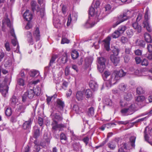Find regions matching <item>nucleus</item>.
Segmentation results:
<instances>
[{"label":"nucleus","instance_id":"393cba45","mask_svg":"<svg viewBox=\"0 0 152 152\" xmlns=\"http://www.w3.org/2000/svg\"><path fill=\"white\" fill-rule=\"evenodd\" d=\"M145 39L146 42L148 43L151 42L152 41V39L150 34L147 33H145Z\"/></svg>","mask_w":152,"mask_h":152},{"label":"nucleus","instance_id":"49530a36","mask_svg":"<svg viewBox=\"0 0 152 152\" xmlns=\"http://www.w3.org/2000/svg\"><path fill=\"white\" fill-rule=\"evenodd\" d=\"M4 47L7 51L9 52L11 50L10 43L8 42H7L4 44Z\"/></svg>","mask_w":152,"mask_h":152},{"label":"nucleus","instance_id":"6e6552de","mask_svg":"<svg viewBox=\"0 0 152 152\" xmlns=\"http://www.w3.org/2000/svg\"><path fill=\"white\" fill-rule=\"evenodd\" d=\"M132 26L135 30L137 33L139 34L142 31V26L141 25H139L138 23L137 22H135L132 24Z\"/></svg>","mask_w":152,"mask_h":152},{"label":"nucleus","instance_id":"6e6d98bb","mask_svg":"<svg viewBox=\"0 0 152 152\" xmlns=\"http://www.w3.org/2000/svg\"><path fill=\"white\" fill-rule=\"evenodd\" d=\"M12 104H15L16 103V98L15 96H13L10 100Z\"/></svg>","mask_w":152,"mask_h":152},{"label":"nucleus","instance_id":"f704fd0d","mask_svg":"<svg viewBox=\"0 0 152 152\" xmlns=\"http://www.w3.org/2000/svg\"><path fill=\"white\" fill-rule=\"evenodd\" d=\"M121 35V34L117 30H116L113 33L112 35V37L113 38L116 39L118 38Z\"/></svg>","mask_w":152,"mask_h":152},{"label":"nucleus","instance_id":"6ab92c4d","mask_svg":"<svg viewBox=\"0 0 152 152\" xmlns=\"http://www.w3.org/2000/svg\"><path fill=\"white\" fill-rule=\"evenodd\" d=\"M136 139V137L134 136H131L129 138V143L131 146L134 148L135 147V142Z\"/></svg>","mask_w":152,"mask_h":152},{"label":"nucleus","instance_id":"774afa93","mask_svg":"<svg viewBox=\"0 0 152 152\" xmlns=\"http://www.w3.org/2000/svg\"><path fill=\"white\" fill-rule=\"evenodd\" d=\"M111 7L110 5L109 4H107L105 7V11H108V12H110V10H111Z\"/></svg>","mask_w":152,"mask_h":152},{"label":"nucleus","instance_id":"052dcab7","mask_svg":"<svg viewBox=\"0 0 152 152\" xmlns=\"http://www.w3.org/2000/svg\"><path fill=\"white\" fill-rule=\"evenodd\" d=\"M117 124H118L119 125H126L127 124H128L129 122L128 121H118L116 122Z\"/></svg>","mask_w":152,"mask_h":152},{"label":"nucleus","instance_id":"69168bd1","mask_svg":"<svg viewBox=\"0 0 152 152\" xmlns=\"http://www.w3.org/2000/svg\"><path fill=\"white\" fill-rule=\"evenodd\" d=\"M147 50L149 53L152 52V45L149 44L147 45Z\"/></svg>","mask_w":152,"mask_h":152},{"label":"nucleus","instance_id":"c03bdc74","mask_svg":"<svg viewBox=\"0 0 152 152\" xmlns=\"http://www.w3.org/2000/svg\"><path fill=\"white\" fill-rule=\"evenodd\" d=\"M68 61V58L66 54L65 56H64L61 60V63L63 64H65Z\"/></svg>","mask_w":152,"mask_h":152},{"label":"nucleus","instance_id":"4be33fe9","mask_svg":"<svg viewBox=\"0 0 152 152\" xmlns=\"http://www.w3.org/2000/svg\"><path fill=\"white\" fill-rule=\"evenodd\" d=\"M136 43L137 46L142 48H144L145 45V42L142 40H137Z\"/></svg>","mask_w":152,"mask_h":152},{"label":"nucleus","instance_id":"9d476101","mask_svg":"<svg viewBox=\"0 0 152 152\" xmlns=\"http://www.w3.org/2000/svg\"><path fill=\"white\" fill-rule=\"evenodd\" d=\"M31 10L33 12L36 11L38 12L40 10V8L36 2L35 1H32L31 3Z\"/></svg>","mask_w":152,"mask_h":152},{"label":"nucleus","instance_id":"a878e982","mask_svg":"<svg viewBox=\"0 0 152 152\" xmlns=\"http://www.w3.org/2000/svg\"><path fill=\"white\" fill-rule=\"evenodd\" d=\"M120 112L124 116H127L130 114L128 108L122 109L121 110Z\"/></svg>","mask_w":152,"mask_h":152},{"label":"nucleus","instance_id":"412c9836","mask_svg":"<svg viewBox=\"0 0 152 152\" xmlns=\"http://www.w3.org/2000/svg\"><path fill=\"white\" fill-rule=\"evenodd\" d=\"M76 98L78 101H81L83 99V93L81 91H78L76 94Z\"/></svg>","mask_w":152,"mask_h":152},{"label":"nucleus","instance_id":"13d9d810","mask_svg":"<svg viewBox=\"0 0 152 152\" xmlns=\"http://www.w3.org/2000/svg\"><path fill=\"white\" fill-rule=\"evenodd\" d=\"M134 53L136 55L141 56L142 53V51L139 49H137L134 51Z\"/></svg>","mask_w":152,"mask_h":152},{"label":"nucleus","instance_id":"5fc2aeb1","mask_svg":"<svg viewBox=\"0 0 152 152\" xmlns=\"http://www.w3.org/2000/svg\"><path fill=\"white\" fill-rule=\"evenodd\" d=\"M69 42V40L66 38H62L61 43L64 44L65 43H68Z\"/></svg>","mask_w":152,"mask_h":152},{"label":"nucleus","instance_id":"dca6fc26","mask_svg":"<svg viewBox=\"0 0 152 152\" xmlns=\"http://www.w3.org/2000/svg\"><path fill=\"white\" fill-rule=\"evenodd\" d=\"M145 99V97L144 96H139L135 97V101L138 104H141Z\"/></svg>","mask_w":152,"mask_h":152},{"label":"nucleus","instance_id":"680f3d73","mask_svg":"<svg viewBox=\"0 0 152 152\" xmlns=\"http://www.w3.org/2000/svg\"><path fill=\"white\" fill-rule=\"evenodd\" d=\"M47 99H46V102L47 104L48 105L50 104V102L51 101L53 97V96H50L46 95Z\"/></svg>","mask_w":152,"mask_h":152},{"label":"nucleus","instance_id":"4468645a","mask_svg":"<svg viewBox=\"0 0 152 152\" xmlns=\"http://www.w3.org/2000/svg\"><path fill=\"white\" fill-rule=\"evenodd\" d=\"M26 38L28 43L31 45L34 44L33 37L31 33L29 31H27L26 32Z\"/></svg>","mask_w":152,"mask_h":152},{"label":"nucleus","instance_id":"20e7f679","mask_svg":"<svg viewBox=\"0 0 152 152\" xmlns=\"http://www.w3.org/2000/svg\"><path fill=\"white\" fill-rule=\"evenodd\" d=\"M132 16V14L131 12L129 10H127L124 12L123 15H121L120 17L122 18L121 20H124V21L130 18Z\"/></svg>","mask_w":152,"mask_h":152},{"label":"nucleus","instance_id":"f8f14e48","mask_svg":"<svg viewBox=\"0 0 152 152\" xmlns=\"http://www.w3.org/2000/svg\"><path fill=\"white\" fill-rule=\"evenodd\" d=\"M33 35L37 42L40 39L41 36L39 29L38 27L35 28V29L33 32Z\"/></svg>","mask_w":152,"mask_h":152},{"label":"nucleus","instance_id":"58836bf2","mask_svg":"<svg viewBox=\"0 0 152 152\" xmlns=\"http://www.w3.org/2000/svg\"><path fill=\"white\" fill-rule=\"evenodd\" d=\"M17 82L18 84L20 86H23L25 85L24 80L22 78H20L18 79Z\"/></svg>","mask_w":152,"mask_h":152},{"label":"nucleus","instance_id":"2f4dec72","mask_svg":"<svg viewBox=\"0 0 152 152\" xmlns=\"http://www.w3.org/2000/svg\"><path fill=\"white\" fill-rule=\"evenodd\" d=\"M53 116L54 118L53 119H54L55 120H56L58 121H61L63 120V118L58 113H55L53 115Z\"/></svg>","mask_w":152,"mask_h":152},{"label":"nucleus","instance_id":"e433bc0d","mask_svg":"<svg viewBox=\"0 0 152 152\" xmlns=\"http://www.w3.org/2000/svg\"><path fill=\"white\" fill-rule=\"evenodd\" d=\"M117 80L118 78H115V77H113L111 76L109 80H110V82L112 85L115 84L117 83L118 81Z\"/></svg>","mask_w":152,"mask_h":152},{"label":"nucleus","instance_id":"2eb2a0df","mask_svg":"<svg viewBox=\"0 0 152 152\" xmlns=\"http://www.w3.org/2000/svg\"><path fill=\"white\" fill-rule=\"evenodd\" d=\"M110 59L112 63L115 66H116L119 62V58L113 55H111L110 56Z\"/></svg>","mask_w":152,"mask_h":152},{"label":"nucleus","instance_id":"603ef678","mask_svg":"<svg viewBox=\"0 0 152 152\" xmlns=\"http://www.w3.org/2000/svg\"><path fill=\"white\" fill-rule=\"evenodd\" d=\"M68 85V83L66 81H64L62 84V88L64 90H66V88H67Z\"/></svg>","mask_w":152,"mask_h":152},{"label":"nucleus","instance_id":"37998d69","mask_svg":"<svg viewBox=\"0 0 152 152\" xmlns=\"http://www.w3.org/2000/svg\"><path fill=\"white\" fill-rule=\"evenodd\" d=\"M128 41V38L126 37L122 36L121 38L120 41L123 44H124L127 43Z\"/></svg>","mask_w":152,"mask_h":152},{"label":"nucleus","instance_id":"f257e3e1","mask_svg":"<svg viewBox=\"0 0 152 152\" xmlns=\"http://www.w3.org/2000/svg\"><path fill=\"white\" fill-rule=\"evenodd\" d=\"M106 59L103 57L98 58L97 61L99 65H98V69L99 72H102L105 68V62Z\"/></svg>","mask_w":152,"mask_h":152},{"label":"nucleus","instance_id":"f3484780","mask_svg":"<svg viewBox=\"0 0 152 152\" xmlns=\"http://www.w3.org/2000/svg\"><path fill=\"white\" fill-rule=\"evenodd\" d=\"M25 95H27V97L30 99H32L35 96L34 90L31 89H28L25 92Z\"/></svg>","mask_w":152,"mask_h":152},{"label":"nucleus","instance_id":"864d4df0","mask_svg":"<svg viewBox=\"0 0 152 152\" xmlns=\"http://www.w3.org/2000/svg\"><path fill=\"white\" fill-rule=\"evenodd\" d=\"M72 20V18H71V14H70L68 16V20L66 24L67 26H68L70 25Z\"/></svg>","mask_w":152,"mask_h":152},{"label":"nucleus","instance_id":"0e129e2a","mask_svg":"<svg viewBox=\"0 0 152 152\" xmlns=\"http://www.w3.org/2000/svg\"><path fill=\"white\" fill-rule=\"evenodd\" d=\"M89 140V138L88 137H85L83 140V141L85 143L86 145L88 144Z\"/></svg>","mask_w":152,"mask_h":152},{"label":"nucleus","instance_id":"1a4fd4ad","mask_svg":"<svg viewBox=\"0 0 152 152\" xmlns=\"http://www.w3.org/2000/svg\"><path fill=\"white\" fill-rule=\"evenodd\" d=\"M29 12V10H26L23 15L24 19L28 21H30L33 18L32 14Z\"/></svg>","mask_w":152,"mask_h":152},{"label":"nucleus","instance_id":"c9c22d12","mask_svg":"<svg viewBox=\"0 0 152 152\" xmlns=\"http://www.w3.org/2000/svg\"><path fill=\"white\" fill-rule=\"evenodd\" d=\"M85 94L87 98H89L92 96V91L90 89H87L86 91Z\"/></svg>","mask_w":152,"mask_h":152},{"label":"nucleus","instance_id":"a19ab883","mask_svg":"<svg viewBox=\"0 0 152 152\" xmlns=\"http://www.w3.org/2000/svg\"><path fill=\"white\" fill-rule=\"evenodd\" d=\"M25 107L24 105H21L19 106L18 110L20 112V113H23L25 112Z\"/></svg>","mask_w":152,"mask_h":152},{"label":"nucleus","instance_id":"0eeeda50","mask_svg":"<svg viewBox=\"0 0 152 152\" xmlns=\"http://www.w3.org/2000/svg\"><path fill=\"white\" fill-rule=\"evenodd\" d=\"M58 55L56 54L53 55L52 56L50 60L48 66L45 67V69H47L48 70H49V68L51 66L54 64L55 63V61L58 58Z\"/></svg>","mask_w":152,"mask_h":152},{"label":"nucleus","instance_id":"473e14b6","mask_svg":"<svg viewBox=\"0 0 152 152\" xmlns=\"http://www.w3.org/2000/svg\"><path fill=\"white\" fill-rule=\"evenodd\" d=\"M33 89L34 91L35 96H38L40 94L41 91L39 87L37 86L35 88H34Z\"/></svg>","mask_w":152,"mask_h":152},{"label":"nucleus","instance_id":"5701e85b","mask_svg":"<svg viewBox=\"0 0 152 152\" xmlns=\"http://www.w3.org/2000/svg\"><path fill=\"white\" fill-rule=\"evenodd\" d=\"M128 108L131 114H132L133 112L137 110L135 105L134 104L131 105Z\"/></svg>","mask_w":152,"mask_h":152},{"label":"nucleus","instance_id":"cd10ccee","mask_svg":"<svg viewBox=\"0 0 152 152\" xmlns=\"http://www.w3.org/2000/svg\"><path fill=\"white\" fill-rule=\"evenodd\" d=\"M107 145L108 147L111 150H114L116 147V143L114 141H111L109 142Z\"/></svg>","mask_w":152,"mask_h":152},{"label":"nucleus","instance_id":"de8ad7c7","mask_svg":"<svg viewBox=\"0 0 152 152\" xmlns=\"http://www.w3.org/2000/svg\"><path fill=\"white\" fill-rule=\"evenodd\" d=\"M60 139L61 140H64L65 141L67 140V137L65 134L63 133H61L60 134Z\"/></svg>","mask_w":152,"mask_h":152},{"label":"nucleus","instance_id":"aec40b11","mask_svg":"<svg viewBox=\"0 0 152 152\" xmlns=\"http://www.w3.org/2000/svg\"><path fill=\"white\" fill-rule=\"evenodd\" d=\"M40 135V129L37 127H34L33 137L35 139H37Z\"/></svg>","mask_w":152,"mask_h":152},{"label":"nucleus","instance_id":"09e8293b","mask_svg":"<svg viewBox=\"0 0 152 152\" xmlns=\"http://www.w3.org/2000/svg\"><path fill=\"white\" fill-rule=\"evenodd\" d=\"M5 21L6 22L7 27H9L10 29H11L12 27L10 19L8 18H7L5 19Z\"/></svg>","mask_w":152,"mask_h":152},{"label":"nucleus","instance_id":"e2e57ef3","mask_svg":"<svg viewBox=\"0 0 152 152\" xmlns=\"http://www.w3.org/2000/svg\"><path fill=\"white\" fill-rule=\"evenodd\" d=\"M64 73L65 75L66 76H67L69 74V67L68 66H67L66 67Z\"/></svg>","mask_w":152,"mask_h":152},{"label":"nucleus","instance_id":"338daca9","mask_svg":"<svg viewBox=\"0 0 152 152\" xmlns=\"http://www.w3.org/2000/svg\"><path fill=\"white\" fill-rule=\"evenodd\" d=\"M32 27V25L31 24V23L30 21H28L25 27L26 28L27 30H28L30 29Z\"/></svg>","mask_w":152,"mask_h":152},{"label":"nucleus","instance_id":"423d86ee","mask_svg":"<svg viewBox=\"0 0 152 152\" xmlns=\"http://www.w3.org/2000/svg\"><path fill=\"white\" fill-rule=\"evenodd\" d=\"M32 122L33 120L31 118H29L28 121L23 123V129L24 130L29 129L31 128Z\"/></svg>","mask_w":152,"mask_h":152},{"label":"nucleus","instance_id":"9b49d317","mask_svg":"<svg viewBox=\"0 0 152 152\" xmlns=\"http://www.w3.org/2000/svg\"><path fill=\"white\" fill-rule=\"evenodd\" d=\"M56 107L61 110H63L65 107L64 102L60 99H58L56 101Z\"/></svg>","mask_w":152,"mask_h":152},{"label":"nucleus","instance_id":"4d7b16f0","mask_svg":"<svg viewBox=\"0 0 152 152\" xmlns=\"http://www.w3.org/2000/svg\"><path fill=\"white\" fill-rule=\"evenodd\" d=\"M135 60L136 64H139L141 63L142 60L141 58L139 57H136L135 58Z\"/></svg>","mask_w":152,"mask_h":152},{"label":"nucleus","instance_id":"7c9ffc66","mask_svg":"<svg viewBox=\"0 0 152 152\" xmlns=\"http://www.w3.org/2000/svg\"><path fill=\"white\" fill-rule=\"evenodd\" d=\"M71 55L72 58L73 59H75L78 57L79 54L77 51L74 50L71 53Z\"/></svg>","mask_w":152,"mask_h":152},{"label":"nucleus","instance_id":"f03ea898","mask_svg":"<svg viewBox=\"0 0 152 152\" xmlns=\"http://www.w3.org/2000/svg\"><path fill=\"white\" fill-rule=\"evenodd\" d=\"M145 19L143 23L144 25L143 27L146 28L147 31L149 32H151L152 31V29L149 25L148 20L149 19V18L148 16V11L145 12Z\"/></svg>","mask_w":152,"mask_h":152},{"label":"nucleus","instance_id":"7ed1b4c3","mask_svg":"<svg viewBox=\"0 0 152 152\" xmlns=\"http://www.w3.org/2000/svg\"><path fill=\"white\" fill-rule=\"evenodd\" d=\"M51 125L52 127V130L55 131H57L58 129L64 128L65 127L64 125L62 124H58L57 121L53 119Z\"/></svg>","mask_w":152,"mask_h":152},{"label":"nucleus","instance_id":"bf43d9fd","mask_svg":"<svg viewBox=\"0 0 152 152\" xmlns=\"http://www.w3.org/2000/svg\"><path fill=\"white\" fill-rule=\"evenodd\" d=\"M111 40V37L110 36H108L105 39L103 40L104 44H110V42Z\"/></svg>","mask_w":152,"mask_h":152},{"label":"nucleus","instance_id":"ddd939ff","mask_svg":"<svg viewBox=\"0 0 152 152\" xmlns=\"http://www.w3.org/2000/svg\"><path fill=\"white\" fill-rule=\"evenodd\" d=\"M114 73L115 76V78L122 77L126 75V73L124 72L123 69H121L119 71L115 70L114 71Z\"/></svg>","mask_w":152,"mask_h":152},{"label":"nucleus","instance_id":"a18cd8bd","mask_svg":"<svg viewBox=\"0 0 152 152\" xmlns=\"http://www.w3.org/2000/svg\"><path fill=\"white\" fill-rule=\"evenodd\" d=\"M39 74V72L36 70H34L31 71L30 76L32 77H35L38 75Z\"/></svg>","mask_w":152,"mask_h":152},{"label":"nucleus","instance_id":"c756f323","mask_svg":"<svg viewBox=\"0 0 152 152\" xmlns=\"http://www.w3.org/2000/svg\"><path fill=\"white\" fill-rule=\"evenodd\" d=\"M132 98V94L129 93L126 94L124 97V99L127 101L131 100Z\"/></svg>","mask_w":152,"mask_h":152},{"label":"nucleus","instance_id":"39448f33","mask_svg":"<svg viewBox=\"0 0 152 152\" xmlns=\"http://www.w3.org/2000/svg\"><path fill=\"white\" fill-rule=\"evenodd\" d=\"M2 84L3 83L0 84V91L3 96L5 97L8 93L9 87L6 85L3 86Z\"/></svg>","mask_w":152,"mask_h":152},{"label":"nucleus","instance_id":"c85d7f7f","mask_svg":"<svg viewBox=\"0 0 152 152\" xmlns=\"http://www.w3.org/2000/svg\"><path fill=\"white\" fill-rule=\"evenodd\" d=\"M126 29L127 28L126 26L122 25L119 26L117 30L121 34L124 33Z\"/></svg>","mask_w":152,"mask_h":152},{"label":"nucleus","instance_id":"b1692460","mask_svg":"<svg viewBox=\"0 0 152 152\" xmlns=\"http://www.w3.org/2000/svg\"><path fill=\"white\" fill-rule=\"evenodd\" d=\"M94 108L93 107H91L88 109L87 114L89 117H91L94 115Z\"/></svg>","mask_w":152,"mask_h":152},{"label":"nucleus","instance_id":"4c0bfd02","mask_svg":"<svg viewBox=\"0 0 152 152\" xmlns=\"http://www.w3.org/2000/svg\"><path fill=\"white\" fill-rule=\"evenodd\" d=\"M12 113V110L11 108L8 107L6 109L5 111V114L7 116H11Z\"/></svg>","mask_w":152,"mask_h":152},{"label":"nucleus","instance_id":"a211bd4d","mask_svg":"<svg viewBox=\"0 0 152 152\" xmlns=\"http://www.w3.org/2000/svg\"><path fill=\"white\" fill-rule=\"evenodd\" d=\"M89 86L94 91L96 90L98 88V84L96 81L93 80L90 81Z\"/></svg>","mask_w":152,"mask_h":152},{"label":"nucleus","instance_id":"3c124183","mask_svg":"<svg viewBox=\"0 0 152 152\" xmlns=\"http://www.w3.org/2000/svg\"><path fill=\"white\" fill-rule=\"evenodd\" d=\"M44 120L42 118L39 117L38 119V123L39 126H42L43 124Z\"/></svg>","mask_w":152,"mask_h":152},{"label":"nucleus","instance_id":"8fccbe9b","mask_svg":"<svg viewBox=\"0 0 152 152\" xmlns=\"http://www.w3.org/2000/svg\"><path fill=\"white\" fill-rule=\"evenodd\" d=\"M5 21L6 22L7 27H9L10 29H11L12 27L10 19L8 18H7L5 19Z\"/></svg>","mask_w":152,"mask_h":152},{"label":"nucleus","instance_id":"72a5a7b5","mask_svg":"<svg viewBox=\"0 0 152 152\" xmlns=\"http://www.w3.org/2000/svg\"><path fill=\"white\" fill-rule=\"evenodd\" d=\"M89 15L92 16L95 14V10L94 7L92 5L90 8L88 10Z\"/></svg>","mask_w":152,"mask_h":152},{"label":"nucleus","instance_id":"79ce46f5","mask_svg":"<svg viewBox=\"0 0 152 152\" xmlns=\"http://www.w3.org/2000/svg\"><path fill=\"white\" fill-rule=\"evenodd\" d=\"M119 51L120 50L118 48L114 47L112 50L113 53V55L115 56H117L119 54Z\"/></svg>","mask_w":152,"mask_h":152},{"label":"nucleus","instance_id":"ea45409f","mask_svg":"<svg viewBox=\"0 0 152 152\" xmlns=\"http://www.w3.org/2000/svg\"><path fill=\"white\" fill-rule=\"evenodd\" d=\"M149 64L148 61L146 58H144L142 61L141 63V65L142 66H147Z\"/></svg>","mask_w":152,"mask_h":152},{"label":"nucleus","instance_id":"bb28decb","mask_svg":"<svg viewBox=\"0 0 152 152\" xmlns=\"http://www.w3.org/2000/svg\"><path fill=\"white\" fill-rule=\"evenodd\" d=\"M137 94L138 95H141L144 94L145 92V91L143 88L141 86L137 87L136 89Z\"/></svg>","mask_w":152,"mask_h":152}]
</instances>
